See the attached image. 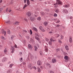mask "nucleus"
Segmentation results:
<instances>
[{
  "label": "nucleus",
  "instance_id": "1",
  "mask_svg": "<svg viewBox=\"0 0 73 73\" xmlns=\"http://www.w3.org/2000/svg\"><path fill=\"white\" fill-rule=\"evenodd\" d=\"M7 60H8V58L5 57H4L2 58V62H6Z\"/></svg>",
  "mask_w": 73,
  "mask_h": 73
},
{
  "label": "nucleus",
  "instance_id": "2",
  "mask_svg": "<svg viewBox=\"0 0 73 73\" xmlns=\"http://www.w3.org/2000/svg\"><path fill=\"white\" fill-rule=\"evenodd\" d=\"M56 4H54V5H56V4H61L62 2H61L59 0H56Z\"/></svg>",
  "mask_w": 73,
  "mask_h": 73
},
{
  "label": "nucleus",
  "instance_id": "3",
  "mask_svg": "<svg viewBox=\"0 0 73 73\" xmlns=\"http://www.w3.org/2000/svg\"><path fill=\"white\" fill-rule=\"evenodd\" d=\"M14 46H11V49L12 50L11 52V53H14Z\"/></svg>",
  "mask_w": 73,
  "mask_h": 73
},
{
  "label": "nucleus",
  "instance_id": "4",
  "mask_svg": "<svg viewBox=\"0 0 73 73\" xmlns=\"http://www.w3.org/2000/svg\"><path fill=\"white\" fill-rule=\"evenodd\" d=\"M37 65L39 66L41 65V64H42V63H41V61L40 60H38V61H37Z\"/></svg>",
  "mask_w": 73,
  "mask_h": 73
},
{
  "label": "nucleus",
  "instance_id": "5",
  "mask_svg": "<svg viewBox=\"0 0 73 73\" xmlns=\"http://www.w3.org/2000/svg\"><path fill=\"white\" fill-rule=\"evenodd\" d=\"M64 58L65 59L66 62L68 61V56H66L64 57Z\"/></svg>",
  "mask_w": 73,
  "mask_h": 73
},
{
  "label": "nucleus",
  "instance_id": "6",
  "mask_svg": "<svg viewBox=\"0 0 73 73\" xmlns=\"http://www.w3.org/2000/svg\"><path fill=\"white\" fill-rule=\"evenodd\" d=\"M28 17H29L31 15V13L30 12H28L26 13Z\"/></svg>",
  "mask_w": 73,
  "mask_h": 73
},
{
  "label": "nucleus",
  "instance_id": "7",
  "mask_svg": "<svg viewBox=\"0 0 73 73\" xmlns=\"http://www.w3.org/2000/svg\"><path fill=\"white\" fill-rule=\"evenodd\" d=\"M30 20L31 21H35V20L36 19H34V17H30Z\"/></svg>",
  "mask_w": 73,
  "mask_h": 73
},
{
  "label": "nucleus",
  "instance_id": "8",
  "mask_svg": "<svg viewBox=\"0 0 73 73\" xmlns=\"http://www.w3.org/2000/svg\"><path fill=\"white\" fill-rule=\"evenodd\" d=\"M63 12L65 13H67L68 12V10L66 9H64L63 10Z\"/></svg>",
  "mask_w": 73,
  "mask_h": 73
},
{
  "label": "nucleus",
  "instance_id": "9",
  "mask_svg": "<svg viewBox=\"0 0 73 73\" xmlns=\"http://www.w3.org/2000/svg\"><path fill=\"white\" fill-rule=\"evenodd\" d=\"M1 32L2 33H5L4 36H5V35H6V31H4V29H2L1 31Z\"/></svg>",
  "mask_w": 73,
  "mask_h": 73
},
{
  "label": "nucleus",
  "instance_id": "10",
  "mask_svg": "<svg viewBox=\"0 0 73 73\" xmlns=\"http://www.w3.org/2000/svg\"><path fill=\"white\" fill-rule=\"evenodd\" d=\"M69 42L70 43H72V37L70 36Z\"/></svg>",
  "mask_w": 73,
  "mask_h": 73
},
{
  "label": "nucleus",
  "instance_id": "11",
  "mask_svg": "<svg viewBox=\"0 0 73 73\" xmlns=\"http://www.w3.org/2000/svg\"><path fill=\"white\" fill-rule=\"evenodd\" d=\"M28 68L31 70L32 69V64H30L28 66Z\"/></svg>",
  "mask_w": 73,
  "mask_h": 73
},
{
  "label": "nucleus",
  "instance_id": "12",
  "mask_svg": "<svg viewBox=\"0 0 73 73\" xmlns=\"http://www.w3.org/2000/svg\"><path fill=\"white\" fill-rule=\"evenodd\" d=\"M69 7V4L65 5H63V7H64V8H68Z\"/></svg>",
  "mask_w": 73,
  "mask_h": 73
},
{
  "label": "nucleus",
  "instance_id": "13",
  "mask_svg": "<svg viewBox=\"0 0 73 73\" xmlns=\"http://www.w3.org/2000/svg\"><path fill=\"white\" fill-rule=\"evenodd\" d=\"M28 48L30 49H32V46L31 44H29L28 45Z\"/></svg>",
  "mask_w": 73,
  "mask_h": 73
},
{
  "label": "nucleus",
  "instance_id": "14",
  "mask_svg": "<svg viewBox=\"0 0 73 73\" xmlns=\"http://www.w3.org/2000/svg\"><path fill=\"white\" fill-rule=\"evenodd\" d=\"M65 48L66 50H69V47H68V46L67 45L65 46Z\"/></svg>",
  "mask_w": 73,
  "mask_h": 73
},
{
  "label": "nucleus",
  "instance_id": "15",
  "mask_svg": "<svg viewBox=\"0 0 73 73\" xmlns=\"http://www.w3.org/2000/svg\"><path fill=\"white\" fill-rule=\"evenodd\" d=\"M52 62L53 63H55V62H56V60L53 58L52 60Z\"/></svg>",
  "mask_w": 73,
  "mask_h": 73
},
{
  "label": "nucleus",
  "instance_id": "16",
  "mask_svg": "<svg viewBox=\"0 0 73 73\" xmlns=\"http://www.w3.org/2000/svg\"><path fill=\"white\" fill-rule=\"evenodd\" d=\"M33 30L35 31H36V32H37V29H36L35 27H33Z\"/></svg>",
  "mask_w": 73,
  "mask_h": 73
},
{
  "label": "nucleus",
  "instance_id": "17",
  "mask_svg": "<svg viewBox=\"0 0 73 73\" xmlns=\"http://www.w3.org/2000/svg\"><path fill=\"white\" fill-rule=\"evenodd\" d=\"M27 3L28 5H29L30 4V1L29 0H27Z\"/></svg>",
  "mask_w": 73,
  "mask_h": 73
},
{
  "label": "nucleus",
  "instance_id": "18",
  "mask_svg": "<svg viewBox=\"0 0 73 73\" xmlns=\"http://www.w3.org/2000/svg\"><path fill=\"white\" fill-rule=\"evenodd\" d=\"M44 24L45 26H47L48 25V22H45Z\"/></svg>",
  "mask_w": 73,
  "mask_h": 73
},
{
  "label": "nucleus",
  "instance_id": "19",
  "mask_svg": "<svg viewBox=\"0 0 73 73\" xmlns=\"http://www.w3.org/2000/svg\"><path fill=\"white\" fill-rule=\"evenodd\" d=\"M19 22H16L14 24V25H19Z\"/></svg>",
  "mask_w": 73,
  "mask_h": 73
},
{
  "label": "nucleus",
  "instance_id": "20",
  "mask_svg": "<svg viewBox=\"0 0 73 73\" xmlns=\"http://www.w3.org/2000/svg\"><path fill=\"white\" fill-rule=\"evenodd\" d=\"M11 72H12V71L11 70V69L7 71V73H11Z\"/></svg>",
  "mask_w": 73,
  "mask_h": 73
},
{
  "label": "nucleus",
  "instance_id": "21",
  "mask_svg": "<svg viewBox=\"0 0 73 73\" xmlns=\"http://www.w3.org/2000/svg\"><path fill=\"white\" fill-rule=\"evenodd\" d=\"M34 48L35 49V51H37V49H38V48H37V47L36 46H34Z\"/></svg>",
  "mask_w": 73,
  "mask_h": 73
},
{
  "label": "nucleus",
  "instance_id": "22",
  "mask_svg": "<svg viewBox=\"0 0 73 73\" xmlns=\"http://www.w3.org/2000/svg\"><path fill=\"white\" fill-rule=\"evenodd\" d=\"M1 38L2 39H3V40H6V38H5L3 36H1Z\"/></svg>",
  "mask_w": 73,
  "mask_h": 73
},
{
  "label": "nucleus",
  "instance_id": "23",
  "mask_svg": "<svg viewBox=\"0 0 73 73\" xmlns=\"http://www.w3.org/2000/svg\"><path fill=\"white\" fill-rule=\"evenodd\" d=\"M37 69H38V72H39V73H40V72H41V69H40V68H38Z\"/></svg>",
  "mask_w": 73,
  "mask_h": 73
},
{
  "label": "nucleus",
  "instance_id": "24",
  "mask_svg": "<svg viewBox=\"0 0 73 73\" xmlns=\"http://www.w3.org/2000/svg\"><path fill=\"white\" fill-rule=\"evenodd\" d=\"M55 11L56 12V13H58L59 12V10L58 9H56L55 10Z\"/></svg>",
  "mask_w": 73,
  "mask_h": 73
},
{
  "label": "nucleus",
  "instance_id": "25",
  "mask_svg": "<svg viewBox=\"0 0 73 73\" xmlns=\"http://www.w3.org/2000/svg\"><path fill=\"white\" fill-rule=\"evenodd\" d=\"M35 39H36V40H37L38 41H39L40 40V38H38V37H37L36 36H35Z\"/></svg>",
  "mask_w": 73,
  "mask_h": 73
},
{
  "label": "nucleus",
  "instance_id": "26",
  "mask_svg": "<svg viewBox=\"0 0 73 73\" xmlns=\"http://www.w3.org/2000/svg\"><path fill=\"white\" fill-rule=\"evenodd\" d=\"M14 65V64H10L9 66V68H12V66H13Z\"/></svg>",
  "mask_w": 73,
  "mask_h": 73
},
{
  "label": "nucleus",
  "instance_id": "27",
  "mask_svg": "<svg viewBox=\"0 0 73 73\" xmlns=\"http://www.w3.org/2000/svg\"><path fill=\"white\" fill-rule=\"evenodd\" d=\"M37 19L38 20H39V21H40V20H41V17H39L37 18Z\"/></svg>",
  "mask_w": 73,
  "mask_h": 73
},
{
  "label": "nucleus",
  "instance_id": "28",
  "mask_svg": "<svg viewBox=\"0 0 73 73\" xmlns=\"http://www.w3.org/2000/svg\"><path fill=\"white\" fill-rule=\"evenodd\" d=\"M50 41H52L53 42H54V41H55V40H53V39L52 38H51L50 39Z\"/></svg>",
  "mask_w": 73,
  "mask_h": 73
},
{
  "label": "nucleus",
  "instance_id": "29",
  "mask_svg": "<svg viewBox=\"0 0 73 73\" xmlns=\"http://www.w3.org/2000/svg\"><path fill=\"white\" fill-rule=\"evenodd\" d=\"M48 44L49 45H52V42L51 41H50L48 42Z\"/></svg>",
  "mask_w": 73,
  "mask_h": 73
},
{
  "label": "nucleus",
  "instance_id": "30",
  "mask_svg": "<svg viewBox=\"0 0 73 73\" xmlns=\"http://www.w3.org/2000/svg\"><path fill=\"white\" fill-rule=\"evenodd\" d=\"M40 14L41 15H42V16H44V12H41L40 13Z\"/></svg>",
  "mask_w": 73,
  "mask_h": 73
},
{
  "label": "nucleus",
  "instance_id": "31",
  "mask_svg": "<svg viewBox=\"0 0 73 73\" xmlns=\"http://www.w3.org/2000/svg\"><path fill=\"white\" fill-rule=\"evenodd\" d=\"M46 46H45V50L46 51V52H48V49L46 48Z\"/></svg>",
  "mask_w": 73,
  "mask_h": 73
},
{
  "label": "nucleus",
  "instance_id": "32",
  "mask_svg": "<svg viewBox=\"0 0 73 73\" xmlns=\"http://www.w3.org/2000/svg\"><path fill=\"white\" fill-rule=\"evenodd\" d=\"M27 7V5L26 4H25L24 5V6L23 7V9H24L25 8H26V7Z\"/></svg>",
  "mask_w": 73,
  "mask_h": 73
},
{
  "label": "nucleus",
  "instance_id": "33",
  "mask_svg": "<svg viewBox=\"0 0 73 73\" xmlns=\"http://www.w3.org/2000/svg\"><path fill=\"white\" fill-rule=\"evenodd\" d=\"M7 33L8 34H11V31L9 30H8L7 31Z\"/></svg>",
  "mask_w": 73,
  "mask_h": 73
},
{
  "label": "nucleus",
  "instance_id": "34",
  "mask_svg": "<svg viewBox=\"0 0 73 73\" xmlns=\"http://www.w3.org/2000/svg\"><path fill=\"white\" fill-rule=\"evenodd\" d=\"M20 60L21 62H23V58H20Z\"/></svg>",
  "mask_w": 73,
  "mask_h": 73
},
{
  "label": "nucleus",
  "instance_id": "35",
  "mask_svg": "<svg viewBox=\"0 0 73 73\" xmlns=\"http://www.w3.org/2000/svg\"><path fill=\"white\" fill-rule=\"evenodd\" d=\"M32 68H33V69H34L35 70H36L37 69V68L35 67V66H33L32 67Z\"/></svg>",
  "mask_w": 73,
  "mask_h": 73
},
{
  "label": "nucleus",
  "instance_id": "36",
  "mask_svg": "<svg viewBox=\"0 0 73 73\" xmlns=\"http://www.w3.org/2000/svg\"><path fill=\"white\" fill-rule=\"evenodd\" d=\"M30 35H32V30H30Z\"/></svg>",
  "mask_w": 73,
  "mask_h": 73
},
{
  "label": "nucleus",
  "instance_id": "37",
  "mask_svg": "<svg viewBox=\"0 0 73 73\" xmlns=\"http://www.w3.org/2000/svg\"><path fill=\"white\" fill-rule=\"evenodd\" d=\"M23 18L21 17H19V20H23Z\"/></svg>",
  "mask_w": 73,
  "mask_h": 73
},
{
  "label": "nucleus",
  "instance_id": "38",
  "mask_svg": "<svg viewBox=\"0 0 73 73\" xmlns=\"http://www.w3.org/2000/svg\"><path fill=\"white\" fill-rule=\"evenodd\" d=\"M45 40H46V41L47 42H48V41H49V39L47 38H45Z\"/></svg>",
  "mask_w": 73,
  "mask_h": 73
},
{
  "label": "nucleus",
  "instance_id": "39",
  "mask_svg": "<svg viewBox=\"0 0 73 73\" xmlns=\"http://www.w3.org/2000/svg\"><path fill=\"white\" fill-rule=\"evenodd\" d=\"M4 53H7V49H5L4 50Z\"/></svg>",
  "mask_w": 73,
  "mask_h": 73
},
{
  "label": "nucleus",
  "instance_id": "40",
  "mask_svg": "<svg viewBox=\"0 0 73 73\" xmlns=\"http://www.w3.org/2000/svg\"><path fill=\"white\" fill-rule=\"evenodd\" d=\"M50 73H54V72L53 71L50 70Z\"/></svg>",
  "mask_w": 73,
  "mask_h": 73
},
{
  "label": "nucleus",
  "instance_id": "41",
  "mask_svg": "<svg viewBox=\"0 0 73 73\" xmlns=\"http://www.w3.org/2000/svg\"><path fill=\"white\" fill-rule=\"evenodd\" d=\"M39 53H40V55H42V52L41 51H40L39 52Z\"/></svg>",
  "mask_w": 73,
  "mask_h": 73
},
{
  "label": "nucleus",
  "instance_id": "42",
  "mask_svg": "<svg viewBox=\"0 0 73 73\" xmlns=\"http://www.w3.org/2000/svg\"><path fill=\"white\" fill-rule=\"evenodd\" d=\"M61 50L62 51V52H63L64 54H65V52H63V50L61 48Z\"/></svg>",
  "mask_w": 73,
  "mask_h": 73
},
{
  "label": "nucleus",
  "instance_id": "43",
  "mask_svg": "<svg viewBox=\"0 0 73 73\" xmlns=\"http://www.w3.org/2000/svg\"><path fill=\"white\" fill-rule=\"evenodd\" d=\"M2 11H3V8H0V13H1V12H2Z\"/></svg>",
  "mask_w": 73,
  "mask_h": 73
},
{
  "label": "nucleus",
  "instance_id": "44",
  "mask_svg": "<svg viewBox=\"0 0 73 73\" xmlns=\"http://www.w3.org/2000/svg\"><path fill=\"white\" fill-rule=\"evenodd\" d=\"M13 37H14V36L12 35V36H11V40H13Z\"/></svg>",
  "mask_w": 73,
  "mask_h": 73
},
{
  "label": "nucleus",
  "instance_id": "45",
  "mask_svg": "<svg viewBox=\"0 0 73 73\" xmlns=\"http://www.w3.org/2000/svg\"><path fill=\"white\" fill-rule=\"evenodd\" d=\"M54 17H57V14H54Z\"/></svg>",
  "mask_w": 73,
  "mask_h": 73
},
{
  "label": "nucleus",
  "instance_id": "46",
  "mask_svg": "<svg viewBox=\"0 0 73 73\" xmlns=\"http://www.w3.org/2000/svg\"><path fill=\"white\" fill-rule=\"evenodd\" d=\"M6 23L7 24H9V23H10V21H7Z\"/></svg>",
  "mask_w": 73,
  "mask_h": 73
},
{
  "label": "nucleus",
  "instance_id": "47",
  "mask_svg": "<svg viewBox=\"0 0 73 73\" xmlns=\"http://www.w3.org/2000/svg\"><path fill=\"white\" fill-rule=\"evenodd\" d=\"M26 38H27V39H29V38H30V37L29 36H26Z\"/></svg>",
  "mask_w": 73,
  "mask_h": 73
},
{
  "label": "nucleus",
  "instance_id": "48",
  "mask_svg": "<svg viewBox=\"0 0 73 73\" xmlns=\"http://www.w3.org/2000/svg\"><path fill=\"white\" fill-rule=\"evenodd\" d=\"M19 55H20V56H21V55H22V53L21 52H19Z\"/></svg>",
  "mask_w": 73,
  "mask_h": 73
},
{
  "label": "nucleus",
  "instance_id": "49",
  "mask_svg": "<svg viewBox=\"0 0 73 73\" xmlns=\"http://www.w3.org/2000/svg\"><path fill=\"white\" fill-rule=\"evenodd\" d=\"M39 29H40V30H41L42 29V27L41 26H40L39 27Z\"/></svg>",
  "mask_w": 73,
  "mask_h": 73
},
{
  "label": "nucleus",
  "instance_id": "50",
  "mask_svg": "<svg viewBox=\"0 0 73 73\" xmlns=\"http://www.w3.org/2000/svg\"><path fill=\"white\" fill-rule=\"evenodd\" d=\"M30 41H31V42H33V40L32 38H30Z\"/></svg>",
  "mask_w": 73,
  "mask_h": 73
},
{
  "label": "nucleus",
  "instance_id": "51",
  "mask_svg": "<svg viewBox=\"0 0 73 73\" xmlns=\"http://www.w3.org/2000/svg\"><path fill=\"white\" fill-rule=\"evenodd\" d=\"M63 38H64V37H63V36L62 35L61 36V39H63Z\"/></svg>",
  "mask_w": 73,
  "mask_h": 73
},
{
  "label": "nucleus",
  "instance_id": "52",
  "mask_svg": "<svg viewBox=\"0 0 73 73\" xmlns=\"http://www.w3.org/2000/svg\"><path fill=\"white\" fill-rule=\"evenodd\" d=\"M60 22V20H58L57 22H56V23H59Z\"/></svg>",
  "mask_w": 73,
  "mask_h": 73
},
{
  "label": "nucleus",
  "instance_id": "53",
  "mask_svg": "<svg viewBox=\"0 0 73 73\" xmlns=\"http://www.w3.org/2000/svg\"><path fill=\"white\" fill-rule=\"evenodd\" d=\"M42 30V32H45V30L44 29H42L41 30Z\"/></svg>",
  "mask_w": 73,
  "mask_h": 73
},
{
  "label": "nucleus",
  "instance_id": "54",
  "mask_svg": "<svg viewBox=\"0 0 73 73\" xmlns=\"http://www.w3.org/2000/svg\"><path fill=\"white\" fill-rule=\"evenodd\" d=\"M0 66H3V64L2 63H0Z\"/></svg>",
  "mask_w": 73,
  "mask_h": 73
},
{
  "label": "nucleus",
  "instance_id": "55",
  "mask_svg": "<svg viewBox=\"0 0 73 73\" xmlns=\"http://www.w3.org/2000/svg\"><path fill=\"white\" fill-rule=\"evenodd\" d=\"M58 42H59L61 43V44L62 43V42L60 40H59Z\"/></svg>",
  "mask_w": 73,
  "mask_h": 73
},
{
  "label": "nucleus",
  "instance_id": "56",
  "mask_svg": "<svg viewBox=\"0 0 73 73\" xmlns=\"http://www.w3.org/2000/svg\"><path fill=\"white\" fill-rule=\"evenodd\" d=\"M15 48H17V45L15 44Z\"/></svg>",
  "mask_w": 73,
  "mask_h": 73
},
{
  "label": "nucleus",
  "instance_id": "57",
  "mask_svg": "<svg viewBox=\"0 0 73 73\" xmlns=\"http://www.w3.org/2000/svg\"><path fill=\"white\" fill-rule=\"evenodd\" d=\"M50 64H49V63H46V65L47 66H48V65H49Z\"/></svg>",
  "mask_w": 73,
  "mask_h": 73
},
{
  "label": "nucleus",
  "instance_id": "58",
  "mask_svg": "<svg viewBox=\"0 0 73 73\" xmlns=\"http://www.w3.org/2000/svg\"><path fill=\"white\" fill-rule=\"evenodd\" d=\"M56 50L57 51V52H58V51H59V50H60V49H56Z\"/></svg>",
  "mask_w": 73,
  "mask_h": 73
},
{
  "label": "nucleus",
  "instance_id": "59",
  "mask_svg": "<svg viewBox=\"0 0 73 73\" xmlns=\"http://www.w3.org/2000/svg\"><path fill=\"white\" fill-rule=\"evenodd\" d=\"M53 32L52 31H50L49 32V33H50V34H51V33H53Z\"/></svg>",
  "mask_w": 73,
  "mask_h": 73
},
{
  "label": "nucleus",
  "instance_id": "60",
  "mask_svg": "<svg viewBox=\"0 0 73 73\" xmlns=\"http://www.w3.org/2000/svg\"><path fill=\"white\" fill-rule=\"evenodd\" d=\"M48 66L49 68H51V66H50V64H49Z\"/></svg>",
  "mask_w": 73,
  "mask_h": 73
},
{
  "label": "nucleus",
  "instance_id": "61",
  "mask_svg": "<svg viewBox=\"0 0 73 73\" xmlns=\"http://www.w3.org/2000/svg\"><path fill=\"white\" fill-rule=\"evenodd\" d=\"M33 58H34V57H33V56H32L31 57V59H33Z\"/></svg>",
  "mask_w": 73,
  "mask_h": 73
},
{
  "label": "nucleus",
  "instance_id": "62",
  "mask_svg": "<svg viewBox=\"0 0 73 73\" xmlns=\"http://www.w3.org/2000/svg\"><path fill=\"white\" fill-rule=\"evenodd\" d=\"M60 27V25H57V26H56V27Z\"/></svg>",
  "mask_w": 73,
  "mask_h": 73
},
{
  "label": "nucleus",
  "instance_id": "63",
  "mask_svg": "<svg viewBox=\"0 0 73 73\" xmlns=\"http://www.w3.org/2000/svg\"><path fill=\"white\" fill-rule=\"evenodd\" d=\"M22 64H23V65H25V62H23Z\"/></svg>",
  "mask_w": 73,
  "mask_h": 73
},
{
  "label": "nucleus",
  "instance_id": "64",
  "mask_svg": "<svg viewBox=\"0 0 73 73\" xmlns=\"http://www.w3.org/2000/svg\"><path fill=\"white\" fill-rule=\"evenodd\" d=\"M24 20H25V21H27V19H26L25 18L24 19Z\"/></svg>",
  "mask_w": 73,
  "mask_h": 73
}]
</instances>
